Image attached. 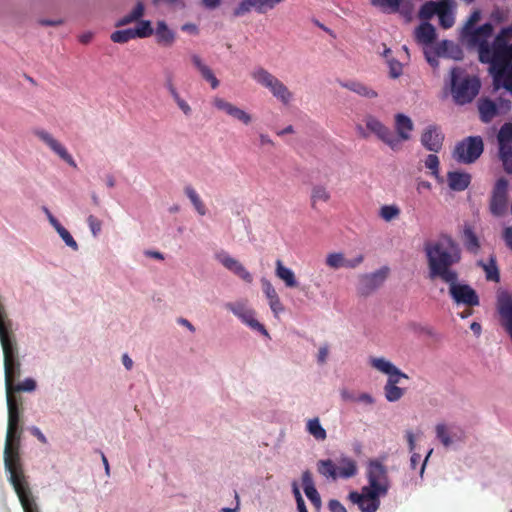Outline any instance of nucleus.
I'll return each instance as SVG.
<instances>
[{"label":"nucleus","mask_w":512,"mask_h":512,"mask_svg":"<svg viewBox=\"0 0 512 512\" xmlns=\"http://www.w3.org/2000/svg\"><path fill=\"white\" fill-rule=\"evenodd\" d=\"M424 252L430 280L439 279L448 284L456 303L469 307L479 305L476 291L467 284H458V273L453 267L461 261L462 254L459 244L450 235L441 234L437 239L426 242Z\"/></svg>","instance_id":"f257e3e1"},{"label":"nucleus","mask_w":512,"mask_h":512,"mask_svg":"<svg viewBox=\"0 0 512 512\" xmlns=\"http://www.w3.org/2000/svg\"><path fill=\"white\" fill-rule=\"evenodd\" d=\"M17 398L12 393L7 394L8 427L4 448V465L9 472V481L13 486L22 508L38 505L33 496L29 483L24 474L19 454V439L21 434L20 408Z\"/></svg>","instance_id":"f03ea898"},{"label":"nucleus","mask_w":512,"mask_h":512,"mask_svg":"<svg viewBox=\"0 0 512 512\" xmlns=\"http://www.w3.org/2000/svg\"><path fill=\"white\" fill-rule=\"evenodd\" d=\"M451 93L457 104L470 103L479 93L481 83L476 76H470L460 67L451 69Z\"/></svg>","instance_id":"7ed1b4c3"},{"label":"nucleus","mask_w":512,"mask_h":512,"mask_svg":"<svg viewBox=\"0 0 512 512\" xmlns=\"http://www.w3.org/2000/svg\"><path fill=\"white\" fill-rule=\"evenodd\" d=\"M493 33V26L491 23H485L478 28H473L468 31H462L463 38L471 47L478 48L479 61L488 64L492 45L489 44L488 38Z\"/></svg>","instance_id":"20e7f679"},{"label":"nucleus","mask_w":512,"mask_h":512,"mask_svg":"<svg viewBox=\"0 0 512 512\" xmlns=\"http://www.w3.org/2000/svg\"><path fill=\"white\" fill-rule=\"evenodd\" d=\"M483 152V140L480 136H469L459 142L453 152V157L460 163L475 162Z\"/></svg>","instance_id":"39448f33"},{"label":"nucleus","mask_w":512,"mask_h":512,"mask_svg":"<svg viewBox=\"0 0 512 512\" xmlns=\"http://www.w3.org/2000/svg\"><path fill=\"white\" fill-rule=\"evenodd\" d=\"M367 479L369 486L366 489L386 495L389 490L388 471L379 460H370L367 465Z\"/></svg>","instance_id":"423d86ee"},{"label":"nucleus","mask_w":512,"mask_h":512,"mask_svg":"<svg viewBox=\"0 0 512 512\" xmlns=\"http://www.w3.org/2000/svg\"><path fill=\"white\" fill-rule=\"evenodd\" d=\"M365 125L367 129L375 134L378 139L388 145L393 151L401 150V145H399V139L396 138L394 132L384 125L380 120L372 115H368L364 119Z\"/></svg>","instance_id":"0eeeda50"},{"label":"nucleus","mask_w":512,"mask_h":512,"mask_svg":"<svg viewBox=\"0 0 512 512\" xmlns=\"http://www.w3.org/2000/svg\"><path fill=\"white\" fill-rule=\"evenodd\" d=\"M508 205V181L505 178H500L494 184L489 209L494 216H502Z\"/></svg>","instance_id":"6e6552de"},{"label":"nucleus","mask_w":512,"mask_h":512,"mask_svg":"<svg viewBox=\"0 0 512 512\" xmlns=\"http://www.w3.org/2000/svg\"><path fill=\"white\" fill-rule=\"evenodd\" d=\"M389 269L382 267L379 270L363 274L359 278L358 292L362 296H368L378 289L387 278Z\"/></svg>","instance_id":"1a4fd4ad"},{"label":"nucleus","mask_w":512,"mask_h":512,"mask_svg":"<svg viewBox=\"0 0 512 512\" xmlns=\"http://www.w3.org/2000/svg\"><path fill=\"white\" fill-rule=\"evenodd\" d=\"M381 493L363 488L362 493L351 492L349 499L358 505L361 512H376L380 507Z\"/></svg>","instance_id":"9d476101"},{"label":"nucleus","mask_w":512,"mask_h":512,"mask_svg":"<svg viewBox=\"0 0 512 512\" xmlns=\"http://www.w3.org/2000/svg\"><path fill=\"white\" fill-rule=\"evenodd\" d=\"M33 133L68 165L75 169L77 168V164L73 157L60 142L52 137L51 134L42 129H35L33 130Z\"/></svg>","instance_id":"9b49d317"},{"label":"nucleus","mask_w":512,"mask_h":512,"mask_svg":"<svg viewBox=\"0 0 512 512\" xmlns=\"http://www.w3.org/2000/svg\"><path fill=\"white\" fill-rule=\"evenodd\" d=\"M420 141L428 151L437 153L442 149L444 134L439 126L432 124L424 129Z\"/></svg>","instance_id":"f8f14e48"},{"label":"nucleus","mask_w":512,"mask_h":512,"mask_svg":"<svg viewBox=\"0 0 512 512\" xmlns=\"http://www.w3.org/2000/svg\"><path fill=\"white\" fill-rule=\"evenodd\" d=\"M499 143V157L505 165V160L512 159V123H505L497 135Z\"/></svg>","instance_id":"ddd939ff"},{"label":"nucleus","mask_w":512,"mask_h":512,"mask_svg":"<svg viewBox=\"0 0 512 512\" xmlns=\"http://www.w3.org/2000/svg\"><path fill=\"white\" fill-rule=\"evenodd\" d=\"M498 312L501 325L512 340V295L502 293L498 296Z\"/></svg>","instance_id":"4468645a"},{"label":"nucleus","mask_w":512,"mask_h":512,"mask_svg":"<svg viewBox=\"0 0 512 512\" xmlns=\"http://www.w3.org/2000/svg\"><path fill=\"white\" fill-rule=\"evenodd\" d=\"M491 68H505L512 65V43L492 46L491 57L488 62Z\"/></svg>","instance_id":"2eb2a0df"},{"label":"nucleus","mask_w":512,"mask_h":512,"mask_svg":"<svg viewBox=\"0 0 512 512\" xmlns=\"http://www.w3.org/2000/svg\"><path fill=\"white\" fill-rule=\"evenodd\" d=\"M213 105L218 110L224 111L227 115L239 120L246 125L249 124L252 120L251 116L247 112L224 100L223 98L215 97L213 99Z\"/></svg>","instance_id":"dca6fc26"},{"label":"nucleus","mask_w":512,"mask_h":512,"mask_svg":"<svg viewBox=\"0 0 512 512\" xmlns=\"http://www.w3.org/2000/svg\"><path fill=\"white\" fill-rule=\"evenodd\" d=\"M221 264L234 273L236 276L241 278L243 281L247 283H251L253 281L252 275L247 271V269L240 263L237 259L231 257L230 255L224 253L218 256Z\"/></svg>","instance_id":"f3484780"},{"label":"nucleus","mask_w":512,"mask_h":512,"mask_svg":"<svg viewBox=\"0 0 512 512\" xmlns=\"http://www.w3.org/2000/svg\"><path fill=\"white\" fill-rule=\"evenodd\" d=\"M238 318H240L245 324L250 326L252 329L258 330L261 333L267 335V330L265 329L264 325L259 323L255 317L254 312L250 309H247L243 305H232L228 304L227 306Z\"/></svg>","instance_id":"a211bd4d"},{"label":"nucleus","mask_w":512,"mask_h":512,"mask_svg":"<svg viewBox=\"0 0 512 512\" xmlns=\"http://www.w3.org/2000/svg\"><path fill=\"white\" fill-rule=\"evenodd\" d=\"M413 129L414 124L408 116L402 113L395 115V130L397 132L395 136L399 139V145L402 146L403 142L410 140Z\"/></svg>","instance_id":"6ab92c4d"},{"label":"nucleus","mask_w":512,"mask_h":512,"mask_svg":"<svg viewBox=\"0 0 512 512\" xmlns=\"http://www.w3.org/2000/svg\"><path fill=\"white\" fill-rule=\"evenodd\" d=\"M251 76L258 84L268 89L271 94L274 93L277 86L281 83V80L262 67L255 69Z\"/></svg>","instance_id":"aec40b11"},{"label":"nucleus","mask_w":512,"mask_h":512,"mask_svg":"<svg viewBox=\"0 0 512 512\" xmlns=\"http://www.w3.org/2000/svg\"><path fill=\"white\" fill-rule=\"evenodd\" d=\"M261 283H262L263 292L268 299L269 306H270L271 310L273 311V313L275 315H277V314L283 312L284 306L281 303V300H280L275 288L271 284V282L267 279H262Z\"/></svg>","instance_id":"412c9836"},{"label":"nucleus","mask_w":512,"mask_h":512,"mask_svg":"<svg viewBox=\"0 0 512 512\" xmlns=\"http://www.w3.org/2000/svg\"><path fill=\"white\" fill-rule=\"evenodd\" d=\"M371 365L378 371L387 374L389 378L402 377L407 379L408 376L400 371L395 365L385 358H372Z\"/></svg>","instance_id":"4be33fe9"},{"label":"nucleus","mask_w":512,"mask_h":512,"mask_svg":"<svg viewBox=\"0 0 512 512\" xmlns=\"http://www.w3.org/2000/svg\"><path fill=\"white\" fill-rule=\"evenodd\" d=\"M449 188L464 191L471 183V175L465 172L451 171L447 174Z\"/></svg>","instance_id":"5701e85b"},{"label":"nucleus","mask_w":512,"mask_h":512,"mask_svg":"<svg viewBox=\"0 0 512 512\" xmlns=\"http://www.w3.org/2000/svg\"><path fill=\"white\" fill-rule=\"evenodd\" d=\"M275 265V275L284 282L286 287H298V282L296 280L295 274L290 268L284 266L283 262L280 259L276 260Z\"/></svg>","instance_id":"b1692460"},{"label":"nucleus","mask_w":512,"mask_h":512,"mask_svg":"<svg viewBox=\"0 0 512 512\" xmlns=\"http://www.w3.org/2000/svg\"><path fill=\"white\" fill-rule=\"evenodd\" d=\"M356 461L350 457L343 456L338 461L337 474L338 478L348 479L357 474Z\"/></svg>","instance_id":"393cba45"},{"label":"nucleus","mask_w":512,"mask_h":512,"mask_svg":"<svg viewBox=\"0 0 512 512\" xmlns=\"http://www.w3.org/2000/svg\"><path fill=\"white\" fill-rule=\"evenodd\" d=\"M416 39L422 44H431L436 38V31L432 24L424 22L415 31Z\"/></svg>","instance_id":"a878e982"},{"label":"nucleus","mask_w":512,"mask_h":512,"mask_svg":"<svg viewBox=\"0 0 512 512\" xmlns=\"http://www.w3.org/2000/svg\"><path fill=\"white\" fill-rule=\"evenodd\" d=\"M401 377L388 378L384 386L385 397L389 402H395L402 398L404 390L397 386Z\"/></svg>","instance_id":"bb28decb"},{"label":"nucleus","mask_w":512,"mask_h":512,"mask_svg":"<svg viewBox=\"0 0 512 512\" xmlns=\"http://www.w3.org/2000/svg\"><path fill=\"white\" fill-rule=\"evenodd\" d=\"M494 74L496 83L502 81L503 87L512 93V65H507L505 68H491Z\"/></svg>","instance_id":"cd10ccee"},{"label":"nucleus","mask_w":512,"mask_h":512,"mask_svg":"<svg viewBox=\"0 0 512 512\" xmlns=\"http://www.w3.org/2000/svg\"><path fill=\"white\" fill-rule=\"evenodd\" d=\"M192 62L195 65V67L199 70L202 77L208 82H210L211 87L213 89H216L219 86V81L213 74L212 70L207 65H205L202 62L201 58L197 55L192 56Z\"/></svg>","instance_id":"c85d7f7f"},{"label":"nucleus","mask_w":512,"mask_h":512,"mask_svg":"<svg viewBox=\"0 0 512 512\" xmlns=\"http://www.w3.org/2000/svg\"><path fill=\"white\" fill-rule=\"evenodd\" d=\"M480 118L483 122H490L498 113L496 104L490 99H483L478 104Z\"/></svg>","instance_id":"c756f323"},{"label":"nucleus","mask_w":512,"mask_h":512,"mask_svg":"<svg viewBox=\"0 0 512 512\" xmlns=\"http://www.w3.org/2000/svg\"><path fill=\"white\" fill-rule=\"evenodd\" d=\"M157 43L163 46H171L175 40L174 33L167 27L164 21H159L156 27Z\"/></svg>","instance_id":"7c9ffc66"},{"label":"nucleus","mask_w":512,"mask_h":512,"mask_svg":"<svg viewBox=\"0 0 512 512\" xmlns=\"http://www.w3.org/2000/svg\"><path fill=\"white\" fill-rule=\"evenodd\" d=\"M452 5L453 0H445L444 6L439 10V23L444 29H449L454 25V16L451 11Z\"/></svg>","instance_id":"2f4dec72"},{"label":"nucleus","mask_w":512,"mask_h":512,"mask_svg":"<svg viewBox=\"0 0 512 512\" xmlns=\"http://www.w3.org/2000/svg\"><path fill=\"white\" fill-rule=\"evenodd\" d=\"M444 4L445 0H440L438 2H425L419 10V18L422 20H429L435 14L438 15L439 10L444 6Z\"/></svg>","instance_id":"473e14b6"},{"label":"nucleus","mask_w":512,"mask_h":512,"mask_svg":"<svg viewBox=\"0 0 512 512\" xmlns=\"http://www.w3.org/2000/svg\"><path fill=\"white\" fill-rule=\"evenodd\" d=\"M306 430L317 441H324L327 438L326 430L322 427L318 417L309 419L307 421Z\"/></svg>","instance_id":"72a5a7b5"},{"label":"nucleus","mask_w":512,"mask_h":512,"mask_svg":"<svg viewBox=\"0 0 512 512\" xmlns=\"http://www.w3.org/2000/svg\"><path fill=\"white\" fill-rule=\"evenodd\" d=\"M342 86L366 98L372 99L378 95L375 90L360 82L352 81L343 83Z\"/></svg>","instance_id":"f704fd0d"},{"label":"nucleus","mask_w":512,"mask_h":512,"mask_svg":"<svg viewBox=\"0 0 512 512\" xmlns=\"http://www.w3.org/2000/svg\"><path fill=\"white\" fill-rule=\"evenodd\" d=\"M463 241L466 249L476 253L480 248V242L471 226H465L463 231Z\"/></svg>","instance_id":"c9c22d12"},{"label":"nucleus","mask_w":512,"mask_h":512,"mask_svg":"<svg viewBox=\"0 0 512 512\" xmlns=\"http://www.w3.org/2000/svg\"><path fill=\"white\" fill-rule=\"evenodd\" d=\"M317 471L325 478L336 480L338 478L337 466L330 459L319 460L317 462Z\"/></svg>","instance_id":"e433bc0d"},{"label":"nucleus","mask_w":512,"mask_h":512,"mask_svg":"<svg viewBox=\"0 0 512 512\" xmlns=\"http://www.w3.org/2000/svg\"><path fill=\"white\" fill-rule=\"evenodd\" d=\"M184 192H185L186 196L189 198V200L191 201V203L194 206L195 210L201 216L205 215L206 212H207L206 206L203 203V201L201 200V198L198 195V193L196 192V190L192 186L187 185L184 188Z\"/></svg>","instance_id":"4c0bfd02"},{"label":"nucleus","mask_w":512,"mask_h":512,"mask_svg":"<svg viewBox=\"0 0 512 512\" xmlns=\"http://www.w3.org/2000/svg\"><path fill=\"white\" fill-rule=\"evenodd\" d=\"M435 430H436L437 439L445 447H449L454 442V439L455 440L461 439V437L457 436L456 434L451 435L445 424H437Z\"/></svg>","instance_id":"58836bf2"},{"label":"nucleus","mask_w":512,"mask_h":512,"mask_svg":"<svg viewBox=\"0 0 512 512\" xmlns=\"http://www.w3.org/2000/svg\"><path fill=\"white\" fill-rule=\"evenodd\" d=\"M144 13V5L142 2H138L131 13L122 17L116 24V26H124L131 22L137 21L142 17Z\"/></svg>","instance_id":"ea45409f"},{"label":"nucleus","mask_w":512,"mask_h":512,"mask_svg":"<svg viewBox=\"0 0 512 512\" xmlns=\"http://www.w3.org/2000/svg\"><path fill=\"white\" fill-rule=\"evenodd\" d=\"M277 100H279L283 105H288L293 99V93L288 89V87L281 81V83L277 86L276 90L272 94Z\"/></svg>","instance_id":"a19ab883"},{"label":"nucleus","mask_w":512,"mask_h":512,"mask_svg":"<svg viewBox=\"0 0 512 512\" xmlns=\"http://www.w3.org/2000/svg\"><path fill=\"white\" fill-rule=\"evenodd\" d=\"M325 263L328 267L336 270L346 266V258L341 252H333L327 255Z\"/></svg>","instance_id":"79ce46f5"},{"label":"nucleus","mask_w":512,"mask_h":512,"mask_svg":"<svg viewBox=\"0 0 512 512\" xmlns=\"http://www.w3.org/2000/svg\"><path fill=\"white\" fill-rule=\"evenodd\" d=\"M330 199V193L328 190L321 185H316L312 189L311 193V204L315 207L318 202H327Z\"/></svg>","instance_id":"37998d69"},{"label":"nucleus","mask_w":512,"mask_h":512,"mask_svg":"<svg viewBox=\"0 0 512 512\" xmlns=\"http://www.w3.org/2000/svg\"><path fill=\"white\" fill-rule=\"evenodd\" d=\"M401 213L400 208L393 204V205H384L380 208L379 216L386 222H390L396 218L399 217Z\"/></svg>","instance_id":"c03bdc74"},{"label":"nucleus","mask_w":512,"mask_h":512,"mask_svg":"<svg viewBox=\"0 0 512 512\" xmlns=\"http://www.w3.org/2000/svg\"><path fill=\"white\" fill-rule=\"evenodd\" d=\"M480 265L483 267L484 271L486 272L487 280L499 282L500 275H499L498 267H497L496 260L494 257L490 258V261L488 264H484V263L480 262Z\"/></svg>","instance_id":"a18cd8bd"},{"label":"nucleus","mask_w":512,"mask_h":512,"mask_svg":"<svg viewBox=\"0 0 512 512\" xmlns=\"http://www.w3.org/2000/svg\"><path fill=\"white\" fill-rule=\"evenodd\" d=\"M261 0H244L242 1L237 8H235L233 14L234 16H242L245 13L249 12L252 7L256 9L259 13V6H261Z\"/></svg>","instance_id":"49530a36"},{"label":"nucleus","mask_w":512,"mask_h":512,"mask_svg":"<svg viewBox=\"0 0 512 512\" xmlns=\"http://www.w3.org/2000/svg\"><path fill=\"white\" fill-rule=\"evenodd\" d=\"M135 38L133 28L117 30L111 34V40L115 43H126Z\"/></svg>","instance_id":"de8ad7c7"},{"label":"nucleus","mask_w":512,"mask_h":512,"mask_svg":"<svg viewBox=\"0 0 512 512\" xmlns=\"http://www.w3.org/2000/svg\"><path fill=\"white\" fill-rule=\"evenodd\" d=\"M402 0H370L373 6L379 7L382 10L389 9L391 12L398 11Z\"/></svg>","instance_id":"09e8293b"},{"label":"nucleus","mask_w":512,"mask_h":512,"mask_svg":"<svg viewBox=\"0 0 512 512\" xmlns=\"http://www.w3.org/2000/svg\"><path fill=\"white\" fill-rule=\"evenodd\" d=\"M510 39H512V24L499 31L492 43V46L508 43Z\"/></svg>","instance_id":"8fccbe9b"},{"label":"nucleus","mask_w":512,"mask_h":512,"mask_svg":"<svg viewBox=\"0 0 512 512\" xmlns=\"http://www.w3.org/2000/svg\"><path fill=\"white\" fill-rule=\"evenodd\" d=\"M36 388V382L32 378H27L21 383H12V394L15 392H31Z\"/></svg>","instance_id":"3c124183"},{"label":"nucleus","mask_w":512,"mask_h":512,"mask_svg":"<svg viewBox=\"0 0 512 512\" xmlns=\"http://www.w3.org/2000/svg\"><path fill=\"white\" fill-rule=\"evenodd\" d=\"M133 31L136 38H145L153 33V29L149 21H141Z\"/></svg>","instance_id":"603ef678"},{"label":"nucleus","mask_w":512,"mask_h":512,"mask_svg":"<svg viewBox=\"0 0 512 512\" xmlns=\"http://www.w3.org/2000/svg\"><path fill=\"white\" fill-rule=\"evenodd\" d=\"M56 231L62 238V240L65 242V244L69 247H71L73 250L78 249V244L72 237V235L69 233L67 229H65L62 225L57 227Z\"/></svg>","instance_id":"864d4df0"},{"label":"nucleus","mask_w":512,"mask_h":512,"mask_svg":"<svg viewBox=\"0 0 512 512\" xmlns=\"http://www.w3.org/2000/svg\"><path fill=\"white\" fill-rule=\"evenodd\" d=\"M425 166L432 171L434 176H438L439 173V158L435 154H429L425 160Z\"/></svg>","instance_id":"5fc2aeb1"},{"label":"nucleus","mask_w":512,"mask_h":512,"mask_svg":"<svg viewBox=\"0 0 512 512\" xmlns=\"http://www.w3.org/2000/svg\"><path fill=\"white\" fill-rule=\"evenodd\" d=\"M305 494L311 503L319 509L321 507V498L316 488L305 489Z\"/></svg>","instance_id":"6e6d98bb"},{"label":"nucleus","mask_w":512,"mask_h":512,"mask_svg":"<svg viewBox=\"0 0 512 512\" xmlns=\"http://www.w3.org/2000/svg\"><path fill=\"white\" fill-rule=\"evenodd\" d=\"M88 226L94 236H97L102 228V222L95 217L94 215H90L87 218Z\"/></svg>","instance_id":"4d7b16f0"},{"label":"nucleus","mask_w":512,"mask_h":512,"mask_svg":"<svg viewBox=\"0 0 512 512\" xmlns=\"http://www.w3.org/2000/svg\"><path fill=\"white\" fill-rule=\"evenodd\" d=\"M480 18H481L480 10H478V9L474 10L470 14L467 22L465 23V25L463 27V31H468L469 32V30L473 29L474 25L480 20Z\"/></svg>","instance_id":"13d9d810"},{"label":"nucleus","mask_w":512,"mask_h":512,"mask_svg":"<svg viewBox=\"0 0 512 512\" xmlns=\"http://www.w3.org/2000/svg\"><path fill=\"white\" fill-rule=\"evenodd\" d=\"M389 74L392 78H398L402 74V64L395 60L390 61Z\"/></svg>","instance_id":"bf43d9fd"},{"label":"nucleus","mask_w":512,"mask_h":512,"mask_svg":"<svg viewBox=\"0 0 512 512\" xmlns=\"http://www.w3.org/2000/svg\"><path fill=\"white\" fill-rule=\"evenodd\" d=\"M302 484H303L304 490L308 489V488H315L314 482H313V477H312V474H311V472L309 470H306V471L303 472V474H302Z\"/></svg>","instance_id":"052dcab7"},{"label":"nucleus","mask_w":512,"mask_h":512,"mask_svg":"<svg viewBox=\"0 0 512 512\" xmlns=\"http://www.w3.org/2000/svg\"><path fill=\"white\" fill-rule=\"evenodd\" d=\"M364 261V256L362 254H359L353 259H346V266L345 268L354 269L358 267L362 262Z\"/></svg>","instance_id":"680f3d73"},{"label":"nucleus","mask_w":512,"mask_h":512,"mask_svg":"<svg viewBox=\"0 0 512 512\" xmlns=\"http://www.w3.org/2000/svg\"><path fill=\"white\" fill-rule=\"evenodd\" d=\"M331 512H347L346 508L338 500H330L328 503Z\"/></svg>","instance_id":"e2e57ef3"},{"label":"nucleus","mask_w":512,"mask_h":512,"mask_svg":"<svg viewBox=\"0 0 512 512\" xmlns=\"http://www.w3.org/2000/svg\"><path fill=\"white\" fill-rule=\"evenodd\" d=\"M503 239L506 245L512 250V226L506 227L504 229Z\"/></svg>","instance_id":"0e129e2a"},{"label":"nucleus","mask_w":512,"mask_h":512,"mask_svg":"<svg viewBox=\"0 0 512 512\" xmlns=\"http://www.w3.org/2000/svg\"><path fill=\"white\" fill-rule=\"evenodd\" d=\"M176 104L186 116H189L191 114V107L183 98L177 101Z\"/></svg>","instance_id":"69168bd1"},{"label":"nucleus","mask_w":512,"mask_h":512,"mask_svg":"<svg viewBox=\"0 0 512 512\" xmlns=\"http://www.w3.org/2000/svg\"><path fill=\"white\" fill-rule=\"evenodd\" d=\"M43 211L45 212L50 224L55 228V230L57 229V227L61 226L59 221L52 215V213L47 207H43Z\"/></svg>","instance_id":"338daca9"},{"label":"nucleus","mask_w":512,"mask_h":512,"mask_svg":"<svg viewBox=\"0 0 512 512\" xmlns=\"http://www.w3.org/2000/svg\"><path fill=\"white\" fill-rule=\"evenodd\" d=\"M31 432H32V434H33L35 437H37V439H38L41 443H43V444H46V443H47V438H46V437H45V435L40 431V429H39V428H37V427H33V428L31 429Z\"/></svg>","instance_id":"774afa93"}]
</instances>
